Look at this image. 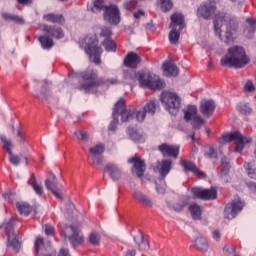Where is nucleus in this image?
<instances>
[{
  "label": "nucleus",
  "instance_id": "1",
  "mask_svg": "<svg viewBox=\"0 0 256 256\" xmlns=\"http://www.w3.org/2000/svg\"><path fill=\"white\" fill-rule=\"evenodd\" d=\"M251 58L247 56L245 48L242 46H231L228 52L220 60L222 67H230L234 69H243L245 65H249Z\"/></svg>",
  "mask_w": 256,
  "mask_h": 256
},
{
  "label": "nucleus",
  "instance_id": "2",
  "mask_svg": "<svg viewBox=\"0 0 256 256\" xmlns=\"http://www.w3.org/2000/svg\"><path fill=\"white\" fill-rule=\"evenodd\" d=\"M197 16L202 17V19H214V31L215 33H221V27L223 26V21H227L229 16L226 13L218 12L217 6L214 2H206L201 4L197 9Z\"/></svg>",
  "mask_w": 256,
  "mask_h": 256
},
{
  "label": "nucleus",
  "instance_id": "3",
  "mask_svg": "<svg viewBox=\"0 0 256 256\" xmlns=\"http://www.w3.org/2000/svg\"><path fill=\"white\" fill-rule=\"evenodd\" d=\"M81 78L83 79V83L79 85L78 89L80 91H85V93H97V89L99 87H103L107 81L105 78H100L97 75V71L88 69L81 73Z\"/></svg>",
  "mask_w": 256,
  "mask_h": 256
},
{
  "label": "nucleus",
  "instance_id": "4",
  "mask_svg": "<svg viewBox=\"0 0 256 256\" xmlns=\"http://www.w3.org/2000/svg\"><path fill=\"white\" fill-rule=\"evenodd\" d=\"M85 45V52L90 56L93 63L96 65L101 64V53H103V48L99 46V40L97 39V34H87V36L82 40Z\"/></svg>",
  "mask_w": 256,
  "mask_h": 256
},
{
  "label": "nucleus",
  "instance_id": "5",
  "mask_svg": "<svg viewBox=\"0 0 256 256\" xmlns=\"http://www.w3.org/2000/svg\"><path fill=\"white\" fill-rule=\"evenodd\" d=\"M138 81L140 87H147L148 89H152V91L165 89V81L149 71L138 72Z\"/></svg>",
  "mask_w": 256,
  "mask_h": 256
},
{
  "label": "nucleus",
  "instance_id": "6",
  "mask_svg": "<svg viewBox=\"0 0 256 256\" xmlns=\"http://www.w3.org/2000/svg\"><path fill=\"white\" fill-rule=\"evenodd\" d=\"M160 101L170 115H177L179 107H181V97L177 93L164 91L160 96Z\"/></svg>",
  "mask_w": 256,
  "mask_h": 256
},
{
  "label": "nucleus",
  "instance_id": "7",
  "mask_svg": "<svg viewBox=\"0 0 256 256\" xmlns=\"http://www.w3.org/2000/svg\"><path fill=\"white\" fill-rule=\"evenodd\" d=\"M223 140L226 143L234 142L235 151L237 153H241V151H243L245 145H248L249 143H251V138L244 137L243 135H241V132H239V131L226 134L225 136H223Z\"/></svg>",
  "mask_w": 256,
  "mask_h": 256
},
{
  "label": "nucleus",
  "instance_id": "8",
  "mask_svg": "<svg viewBox=\"0 0 256 256\" xmlns=\"http://www.w3.org/2000/svg\"><path fill=\"white\" fill-rule=\"evenodd\" d=\"M184 111V119L187 123H190L193 129H201L205 120L197 114V106L189 105Z\"/></svg>",
  "mask_w": 256,
  "mask_h": 256
},
{
  "label": "nucleus",
  "instance_id": "9",
  "mask_svg": "<svg viewBox=\"0 0 256 256\" xmlns=\"http://www.w3.org/2000/svg\"><path fill=\"white\" fill-rule=\"evenodd\" d=\"M191 193L194 199H201L202 201H213L217 197V189L213 187L209 189L194 187L191 189Z\"/></svg>",
  "mask_w": 256,
  "mask_h": 256
},
{
  "label": "nucleus",
  "instance_id": "10",
  "mask_svg": "<svg viewBox=\"0 0 256 256\" xmlns=\"http://www.w3.org/2000/svg\"><path fill=\"white\" fill-rule=\"evenodd\" d=\"M5 231L7 235V241L9 247H12L13 251L16 253L19 251V239H17V235H15L14 227H15V220H10L5 225Z\"/></svg>",
  "mask_w": 256,
  "mask_h": 256
},
{
  "label": "nucleus",
  "instance_id": "11",
  "mask_svg": "<svg viewBox=\"0 0 256 256\" xmlns=\"http://www.w3.org/2000/svg\"><path fill=\"white\" fill-rule=\"evenodd\" d=\"M0 139L3 143V150L6 151L9 155V161L12 165H19L21 163V157L19 155L13 154V142L11 139L7 138V136L2 135L0 136Z\"/></svg>",
  "mask_w": 256,
  "mask_h": 256
},
{
  "label": "nucleus",
  "instance_id": "12",
  "mask_svg": "<svg viewBox=\"0 0 256 256\" xmlns=\"http://www.w3.org/2000/svg\"><path fill=\"white\" fill-rule=\"evenodd\" d=\"M104 19L112 25H119V23H121L119 8L115 5L106 6L104 12Z\"/></svg>",
  "mask_w": 256,
  "mask_h": 256
},
{
  "label": "nucleus",
  "instance_id": "13",
  "mask_svg": "<svg viewBox=\"0 0 256 256\" xmlns=\"http://www.w3.org/2000/svg\"><path fill=\"white\" fill-rule=\"evenodd\" d=\"M170 33H181L185 29V17L181 13H174L170 17Z\"/></svg>",
  "mask_w": 256,
  "mask_h": 256
},
{
  "label": "nucleus",
  "instance_id": "14",
  "mask_svg": "<svg viewBox=\"0 0 256 256\" xmlns=\"http://www.w3.org/2000/svg\"><path fill=\"white\" fill-rule=\"evenodd\" d=\"M158 151H160L163 157H171L172 159L179 157V146L162 143L158 146Z\"/></svg>",
  "mask_w": 256,
  "mask_h": 256
},
{
  "label": "nucleus",
  "instance_id": "15",
  "mask_svg": "<svg viewBox=\"0 0 256 256\" xmlns=\"http://www.w3.org/2000/svg\"><path fill=\"white\" fill-rule=\"evenodd\" d=\"M128 163L133 165L132 173H136V176L139 178L145 175V160L141 159L139 156H133L132 158L128 159Z\"/></svg>",
  "mask_w": 256,
  "mask_h": 256
},
{
  "label": "nucleus",
  "instance_id": "16",
  "mask_svg": "<svg viewBox=\"0 0 256 256\" xmlns=\"http://www.w3.org/2000/svg\"><path fill=\"white\" fill-rule=\"evenodd\" d=\"M180 165L181 167H183L184 171L186 172L191 171L192 173H194V175H197V177H199L200 179H205V177H207V175H205L203 171L197 168V165H195V163L189 160H181Z\"/></svg>",
  "mask_w": 256,
  "mask_h": 256
},
{
  "label": "nucleus",
  "instance_id": "17",
  "mask_svg": "<svg viewBox=\"0 0 256 256\" xmlns=\"http://www.w3.org/2000/svg\"><path fill=\"white\" fill-rule=\"evenodd\" d=\"M120 101H123L124 103L122 105H118V117L119 115L121 116V121L123 123H126V121H131V119H133V116L135 115V110L131 108H125L124 99H120Z\"/></svg>",
  "mask_w": 256,
  "mask_h": 256
},
{
  "label": "nucleus",
  "instance_id": "18",
  "mask_svg": "<svg viewBox=\"0 0 256 256\" xmlns=\"http://www.w3.org/2000/svg\"><path fill=\"white\" fill-rule=\"evenodd\" d=\"M215 107V101L202 100L200 102V113H202L204 117H211V115L215 113Z\"/></svg>",
  "mask_w": 256,
  "mask_h": 256
},
{
  "label": "nucleus",
  "instance_id": "19",
  "mask_svg": "<svg viewBox=\"0 0 256 256\" xmlns=\"http://www.w3.org/2000/svg\"><path fill=\"white\" fill-rule=\"evenodd\" d=\"M141 63V56L135 52H129L124 58L125 67L130 69H137V65Z\"/></svg>",
  "mask_w": 256,
  "mask_h": 256
},
{
  "label": "nucleus",
  "instance_id": "20",
  "mask_svg": "<svg viewBox=\"0 0 256 256\" xmlns=\"http://www.w3.org/2000/svg\"><path fill=\"white\" fill-rule=\"evenodd\" d=\"M134 241L140 251H149L151 245L149 244V236L143 235V232H139L134 236Z\"/></svg>",
  "mask_w": 256,
  "mask_h": 256
},
{
  "label": "nucleus",
  "instance_id": "21",
  "mask_svg": "<svg viewBox=\"0 0 256 256\" xmlns=\"http://www.w3.org/2000/svg\"><path fill=\"white\" fill-rule=\"evenodd\" d=\"M104 171L105 173H108L112 181H119L121 179V175H122L121 169L116 164H113V163L106 164V166L104 167Z\"/></svg>",
  "mask_w": 256,
  "mask_h": 256
},
{
  "label": "nucleus",
  "instance_id": "22",
  "mask_svg": "<svg viewBox=\"0 0 256 256\" xmlns=\"http://www.w3.org/2000/svg\"><path fill=\"white\" fill-rule=\"evenodd\" d=\"M173 169V161L166 159L162 160L159 164V174H160V181H163L167 175H169V172Z\"/></svg>",
  "mask_w": 256,
  "mask_h": 256
},
{
  "label": "nucleus",
  "instance_id": "23",
  "mask_svg": "<svg viewBox=\"0 0 256 256\" xmlns=\"http://www.w3.org/2000/svg\"><path fill=\"white\" fill-rule=\"evenodd\" d=\"M133 197L136 201H138V203L144 205V207H153V200H151V198H149V196H147L145 193L135 190Z\"/></svg>",
  "mask_w": 256,
  "mask_h": 256
},
{
  "label": "nucleus",
  "instance_id": "24",
  "mask_svg": "<svg viewBox=\"0 0 256 256\" xmlns=\"http://www.w3.org/2000/svg\"><path fill=\"white\" fill-rule=\"evenodd\" d=\"M162 68L166 77H177L179 75V68L171 61L164 62Z\"/></svg>",
  "mask_w": 256,
  "mask_h": 256
},
{
  "label": "nucleus",
  "instance_id": "25",
  "mask_svg": "<svg viewBox=\"0 0 256 256\" xmlns=\"http://www.w3.org/2000/svg\"><path fill=\"white\" fill-rule=\"evenodd\" d=\"M70 229L72 231V235L69 236L68 241L71 243L72 247H78V245L83 243V236L79 235V229L74 225H71Z\"/></svg>",
  "mask_w": 256,
  "mask_h": 256
},
{
  "label": "nucleus",
  "instance_id": "26",
  "mask_svg": "<svg viewBox=\"0 0 256 256\" xmlns=\"http://www.w3.org/2000/svg\"><path fill=\"white\" fill-rule=\"evenodd\" d=\"M194 247L202 253H207L209 251V241L204 236H197L194 239Z\"/></svg>",
  "mask_w": 256,
  "mask_h": 256
},
{
  "label": "nucleus",
  "instance_id": "27",
  "mask_svg": "<svg viewBox=\"0 0 256 256\" xmlns=\"http://www.w3.org/2000/svg\"><path fill=\"white\" fill-rule=\"evenodd\" d=\"M123 100H119L115 106L112 113L113 121L110 123L109 131H115L117 128V123H119V105H123Z\"/></svg>",
  "mask_w": 256,
  "mask_h": 256
},
{
  "label": "nucleus",
  "instance_id": "28",
  "mask_svg": "<svg viewBox=\"0 0 256 256\" xmlns=\"http://www.w3.org/2000/svg\"><path fill=\"white\" fill-rule=\"evenodd\" d=\"M16 207L20 215H25V216L30 215L31 211H34V213H37L36 208L29 205V203L27 202L16 203Z\"/></svg>",
  "mask_w": 256,
  "mask_h": 256
},
{
  "label": "nucleus",
  "instance_id": "29",
  "mask_svg": "<svg viewBox=\"0 0 256 256\" xmlns=\"http://www.w3.org/2000/svg\"><path fill=\"white\" fill-rule=\"evenodd\" d=\"M189 211L191 213V217L192 219H194V221H201L202 219V213L203 210L201 209V206H199V204L197 203H193L189 206Z\"/></svg>",
  "mask_w": 256,
  "mask_h": 256
},
{
  "label": "nucleus",
  "instance_id": "30",
  "mask_svg": "<svg viewBox=\"0 0 256 256\" xmlns=\"http://www.w3.org/2000/svg\"><path fill=\"white\" fill-rule=\"evenodd\" d=\"M59 182L57 181V176L50 172L48 177L45 180V187L48 191H52L53 189H57Z\"/></svg>",
  "mask_w": 256,
  "mask_h": 256
},
{
  "label": "nucleus",
  "instance_id": "31",
  "mask_svg": "<svg viewBox=\"0 0 256 256\" xmlns=\"http://www.w3.org/2000/svg\"><path fill=\"white\" fill-rule=\"evenodd\" d=\"M39 42H40V45L42 47V49H46V50H49V49H52L53 48V37L45 34V35H42L38 38Z\"/></svg>",
  "mask_w": 256,
  "mask_h": 256
},
{
  "label": "nucleus",
  "instance_id": "32",
  "mask_svg": "<svg viewBox=\"0 0 256 256\" xmlns=\"http://www.w3.org/2000/svg\"><path fill=\"white\" fill-rule=\"evenodd\" d=\"M244 169H245L248 177H250V179H255L256 180V164H255V161L245 162L244 163Z\"/></svg>",
  "mask_w": 256,
  "mask_h": 256
},
{
  "label": "nucleus",
  "instance_id": "33",
  "mask_svg": "<svg viewBox=\"0 0 256 256\" xmlns=\"http://www.w3.org/2000/svg\"><path fill=\"white\" fill-rule=\"evenodd\" d=\"M28 185H30L37 195H43V186L37 183V178L35 174H32L30 179L28 180Z\"/></svg>",
  "mask_w": 256,
  "mask_h": 256
},
{
  "label": "nucleus",
  "instance_id": "34",
  "mask_svg": "<svg viewBox=\"0 0 256 256\" xmlns=\"http://www.w3.org/2000/svg\"><path fill=\"white\" fill-rule=\"evenodd\" d=\"M43 19H45V21H49L50 23H65V18L61 14H45Z\"/></svg>",
  "mask_w": 256,
  "mask_h": 256
},
{
  "label": "nucleus",
  "instance_id": "35",
  "mask_svg": "<svg viewBox=\"0 0 256 256\" xmlns=\"http://www.w3.org/2000/svg\"><path fill=\"white\" fill-rule=\"evenodd\" d=\"M91 157L102 155V153H105V144L98 143L95 146L91 147L89 149Z\"/></svg>",
  "mask_w": 256,
  "mask_h": 256
},
{
  "label": "nucleus",
  "instance_id": "36",
  "mask_svg": "<svg viewBox=\"0 0 256 256\" xmlns=\"http://www.w3.org/2000/svg\"><path fill=\"white\" fill-rule=\"evenodd\" d=\"M219 39L226 45H233L235 43V37L233 33H218Z\"/></svg>",
  "mask_w": 256,
  "mask_h": 256
},
{
  "label": "nucleus",
  "instance_id": "37",
  "mask_svg": "<svg viewBox=\"0 0 256 256\" xmlns=\"http://www.w3.org/2000/svg\"><path fill=\"white\" fill-rule=\"evenodd\" d=\"M103 46L104 49H106L107 51H111L112 53H115V51H117V43L109 37L105 38V40L103 41Z\"/></svg>",
  "mask_w": 256,
  "mask_h": 256
},
{
  "label": "nucleus",
  "instance_id": "38",
  "mask_svg": "<svg viewBox=\"0 0 256 256\" xmlns=\"http://www.w3.org/2000/svg\"><path fill=\"white\" fill-rule=\"evenodd\" d=\"M142 109L148 115H155V112L157 111V102L150 100Z\"/></svg>",
  "mask_w": 256,
  "mask_h": 256
},
{
  "label": "nucleus",
  "instance_id": "39",
  "mask_svg": "<svg viewBox=\"0 0 256 256\" xmlns=\"http://www.w3.org/2000/svg\"><path fill=\"white\" fill-rule=\"evenodd\" d=\"M128 135H130L131 139L133 141H136L137 143H143L144 139L141 134L137 133V130L133 127H128Z\"/></svg>",
  "mask_w": 256,
  "mask_h": 256
},
{
  "label": "nucleus",
  "instance_id": "40",
  "mask_svg": "<svg viewBox=\"0 0 256 256\" xmlns=\"http://www.w3.org/2000/svg\"><path fill=\"white\" fill-rule=\"evenodd\" d=\"M3 19H6L7 21H13L14 23H25V20L21 16L9 14V13H3L2 14Z\"/></svg>",
  "mask_w": 256,
  "mask_h": 256
},
{
  "label": "nucleus",
  "instance_id": "41",
  "mask_svg": "<svg viewBox=\"0 0 256 256\" xmlns=\"http://www.w3.org/2000/svg\"><path fill=\"white\" fill-rule=\"evenodd\" d=\"M226 29L227 33H233V31H237L239 29V20H237V18H230Z\"/></svg>",
  "mask_w": 256,
  "mask_h": 256
},
{
  "label": "nucleus",
  "instance_id": "42",
  "mask_svg": "<svg viewBox=\"0 0 256 256\" xmlns=\"http://www.w3.org/2000/svg\"><path fill=\"white\" fill-rule=\"evenodd\" d=\"M237 216V212L233 209V207L230 204H227L224 209V217L226 219H235Z\"/></svg>",
  "mask_w": 256,
  "mask_h": 256
},
{
  "label": "nucleus",
  "instance_id": "43",
  "mask_svg": "<svg viewBox=\"0 0 256 256\" xmlns=\"http://www.w3.org/2000/svg\"><path fill=\"white\" fill-rule=\"evenodd\" d=\"M159 5L164 13H167V11H171V9H173V2L171 0H160Z\"/></svg>",
  "mask_w": 256,
  "mask_h": 256
},
{
  "label": "nucleus",
  "instance_id": "44",
  "mask_svg": "<svg viewBox=\"0 0 256 256\" xmlns=\"http://www.w3.org/2000/svg\"><path fill=\"white\" fill-rule=\"evenodd\" d=\"M223 253L225 256L235 255L237 253V247L233 244H226L223 247Z\"/></svg>",
  "mask_w": 256,
  "mask_h": 256
},
{
  "label": "nucleus",
  "instance_id": "45",
  "mask_svg": "<svg viewBox=\"0 0 256 256\" xmlns=\"http://www.w3.org/2000/svg\"><path fill=\"white\" fill-rule=\"evenodd\" d=\"M74 135L77 137L78 141H83L84 143H87V141H89V133L83 130H76L74 132Z\"/></svg>",
  "mask_w": 256,
  "mask_h": 256
},
{
  "label": "nucleus",
  "instance_id": "46",
  "mask_svg": "<svg viewBox=\"0 0 256 256\" xmlns=\"http://www.w3.org/2000/svg\"><path fill=\"white\" fill-rule=\"evenodd\" d=\"M139 73L135 71H124V79L126 81H135V79H138Z\"/></svg>",
  "mask_w": 256,
  "mask_h": 256
},
{
  "label": "nucleus",
  "instance_id": "47",
  "mask_svg": "<svg viewBox=\"0 0 256 256\" xmlns=\"http://www.w3.org/2000/svg\"><path fill=\"white\" fill-rule=\"evenodd\" d=\"M16 137L18 139V143L23 145V143H27V134L21 130V128L17 129Z\"/></svg>",
  "mask_w": 256,
  "mask_h": 256
},
{
  "label": "nucleus",
  "instance_id": "48",
  "mask_svg": "<svg viewBox=\"0 0 256 256\" xmlns=\"http://www.w3.org/2000/svg\"><path fill=\"white\" fill-rule=\"evenodd\" d=\"M123 7L126 11H133V9L137 8V0H127L124 2Z\"/></svg>",
  "mask_w": 256,
  "mask_h": 256
},
{
  "label": "nucleus",
  "instance_id": "49",
  "mask_svg": "<svg viewBox=\"0 0 256 256\" xmlns=\"http://www.w3.org/2000/svg\"><path fill=\"white\" fill-rule=\"evenodd\" d=\"M230 207H232V209H234V211H235L236 214H237L239 211H242V210H243V207H245V203L241 202V200L233 201V202L230 204Z\"/></svg>",
  "mask_w": 256,
  "mask_h": 256
},
{
  "label": "nucleus",
  "instance_id": "50",
  "mask_svg": "<svg viewBox=\"0 0 256 256\" xmlns=\"http://www.w3.org/2000/svg\"><path fill=\"white\" fill-rule=\"evenodd\" d=\"M100 241H101V237L97 232L90 233L89 243H91V245H97Z\"/></svg>",
  "mask_w": 256,
  "mask_h": 256
},
{
  "label": "nucleus",
  "instance_id": "51",
  "mask_svg": "<svg viewBox=\"0 0 256 256\" xmlns=\"http://www.w3.org/2000/svg\"><path fill=\"white\" fill-rule=\"evenodd\" d=\"M243 89L245 93H255V84H253V81L247 80Z\"/></svg>",
  "mask_w": 256,
  "mask_h": 256
},
{
  "label": "nucleus",
  "instance_id": "52",
  "mask_svg": "<svg viewBox=\"0 0 256 256\" xmlns=\"http://www.w3.org/2000/svg\"><path fill=\"white\" fill-rule=\"evenodd\" d=\"M169 41L171 45H178L179 44V39L181 38V34L179 33H169Z\"/></svg>",
  "mask_w": 256,
  "mask_h": 256
},
{
  "label": "nucleus",
  "instance_id": "53",
  "mask_svg": "<svg viewBox=\"0 0 256 256\" xmlns=\"http://www.w3.org/2000/svg\"><path fill=\"white\" fill-rule=\"evenodd\" d=\"M105 7L103 0H95L94 7L91 8L92 13L101 11Z\"/></svg>",
  "mask_w": 256,
  "mask_h": 256
},
{
  "label": "nucleus",
  "instance_id": "54",
  "mask_svg": "<svg viewBox=\"0 0 256 256\" xmlns=\"http://www.w3.org/2000/svg\"><path fill=\"white\" fill-rule=\"evenodd\" d=\"M221 163V171L227 173V171L231 169V166L229 165V159H227V157L224 156L221 158Z\"/></svg>",
  "mask_w": 256,
  "mask_h": 256
},
{
  "label": "nucleus",
  "instance_id": "55",
  "mask_svg": "<svg viewBox=\"0 0 256 256\" xmlns=\"http://www.w3.org/2000/svg\"><path fill=\"white\" fill-rule=\"evenodd\" d=\"M205 156L209 159H217V152H215V149L213 147L206 148Z\"/></svg>",
  "mask_w": 256,
  "mask_h": 256
},
{
  "label": "nucleus",
  "instance_id": "56",
  "mask_svg": "<svg viewBox=\"0 0 256 256\" xmlns=\"http://www.w3.org/2000/svg\"><path fill=\"white\" fill-rule=\"evenodd\" d=\"M145 117H147V113L143 108L136 113V119L139 123H143Z\"/></svg>",
  "mask_w": 256,
  "mask_h": 256
},
{
  "label": "nucleus",
  "instance_id": "57",
  "mask_svg": "<svg viewBox=\"0 0 256 256\" xmlns=\"http://www.w3.org/2000/svg\"><path fill=\"white\" fill-rule=\"evenodd\" d=\"M246 23L249 25L250 31H252V33H255V31H256V20L253 19V18H247Z\"/></svg>",
  "mask_w": 256,
  "mask_h": 256
},
{
  "label": "nucleus",
  "instance_id": "58",
  "mask_svg": "<svg viewBox=\"0 0 256 256\" xmlns=\"http://www.w3.org/2000/svg\"><path fill=\"white\" fill-rule=\"evenodd\" d=\"M239 111L242 113V115H251V107H249L247 104L240 106Z\"/></svg>",
  "mask_w": 256,
  "mask_h": 256
},
{
  "label": "nucleus",
  "instance_id": "59",
  "mask_svg": "<svg viewBox=\"0 0 256 256\" xmlns=\"http://www.w3.org/2000/svg\"><path fill=\"white\" fill-rule=\"evenodd\" d=\"M45 233H46V235H54L55 228L53 226H51V224H46L45 225Z\"/></svg>",
  "mask_w": 256,
  "mask_h": 256
},
{
  "label": "nucleus",
  "instance_id": "60",
  "mask_svg": "<svg viewBox=\"0 0 256 256\" xmlns=\"http://www.w3.org/2000/svg\"><path fill=\"white\" fill-rule=\"evenodd\" d=\"M94 163H97L98 165H103L104 158L102 155L99 156H91Z\"/></svg>",
  "mask_w": 256,
  "mask_h": 256
},
{
  "label": "nucleus",
  "instance_id": "61",
  "mask_svg": "<svg viewBox=\"0 0 256 256\" xmlns=\"http://www.w3.org/2000/svg\"><path fill=\"white\" fill-rule=\"evenodd\" d=\"M51 193L57 198V199H63V194H61V191H59V188H54L50 190Z\"/></svg>",
  "mask_w": 256,
  "mask_h": 256
},
{
  "label": "nucleus",
  "instance_id": "62",
  "mask_svg": "<svg viewBox=\"0 0 256 256\" xmlns=\"http://www.w3.org/2000/svg\"><path fill=\"white\" fill-rule=\"evenodd\" d=\"M43 245V238H37L35 241V251L36 253H39V247Z\"/></svg>",
  "mask_w": 256,
  "mask_h": 256
},
{
  "label": "nucleus",
  "instance_id": "63",
  "mask_svg": "<svg viewBox=\"0 0 256 256\" xmlns=\"http://www.w3.org/2000/svg\"><path fill=\"white\" fill-rule=\"evenodd\" d=\"M145 27L147 31H151L152 33H155V31H157V28L155 27V25H153V23H148Z\"/></svg>",
  "mask_w": 256,
  "mask_h": 256
},
{
  "label": "nucleus",
  "instance_id": "64",
  "mask_svg": "<svg viewBox=\"0 0 256 256\" xmlns=\"http://www.w3.org/2000/svg\"><path fill=\"white\" fill-rule=\"evenodd\" d=\"M58 256H71V254H69V249L62 248L60 249Z\"/></svg>",
  "mask_w": 256,
  "mask_h": 256
}]
</instances>
